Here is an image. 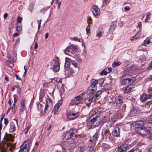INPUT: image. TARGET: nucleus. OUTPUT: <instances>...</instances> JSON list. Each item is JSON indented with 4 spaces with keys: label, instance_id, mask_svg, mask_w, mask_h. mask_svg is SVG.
I'll list each match as a JSON object with an SVG mask.
<instances>
[{
    "label": "nucleus",
    "instance_id": "nucleus-10",
    "mask_svg": "<svg viewBox=\"0 0 152 152\" xmlns=\"http://www.w3.org/2000/svg\"><path fill=\"white\" fill-rule=\"evenodd\" d=\"M113 136L118 137L120 135V129L119 127H116L113 130L112 133Z\"/></svg>",
    "mask_w": 152,
    "mask_h": 152
},
{
    "label": "nucleus",
    "instance_id": "nucleus-55",
    "mask_svg": "<svg viewBox=\"0 0 152 152\" xmlns=\"http://www.w3.org/2000/svg\"><path fill=\"white\" fill-rule=\"evenodd\" d=\"M122 107V110L124 111L125 110V109H126V105L125 104H124Z\"/></svg>",
    "mask_w": 152,
    "mask_h": 152
},
{
    "label": "nucleus",
    "instance_id": "nucleus-5",
    "mask_svg": "<svg viewBox=\"0 0 152 152\" xmlns=\"http://www.w3.org/2000/svg\"><path fill=\"white\" fill-rule=\"evenodd\" d=\"M91 10L94 16L98 15L100 12V10L98 7L96 5L93 6Z\"/></svg>",
    "mask_w": 152,
    "mask_h": 152
},
{
    "label": "nucleus",
    "instance_id": "nucleus-14",
    "mask_svg": "<svg viewBox=\"0 0 152 152\" xmlns=\"http://www.w3.org/2000/svg\"><path fill=\"white\" fill-rule=\"evenodd\" d=\"M7 148L12 152V150L15 148V145L14 144H12L10 142H8L6 144Z\"/></svg>",
    "mask_w": 152,
    "mask_h": 152
},
{
    "label": "nucleus",
    "instance_id": "nucleus-42",
    "mask_svg": "<svg viewBox=\"0 0 152 152\" xmlns=\"http://www.w3.org/2000/svg\"><path fill=\"white\" fill-rule=\"evenodd\" d=\"M72 40H74L75 41H77L80 42H81V41H80V40L78 39L77 37H75L73 38H71V39Z\"/></svg>",
    "mask_w": 152,
    "mask_h": 152
},
{
    "label": "nucleus",
    "instance_id": "nucleus-21",
    "mask_svg": "<svg viewBox=\"0 0 152 152\" xmlns=\"http://www.w3.org/2000/svg\"><path fill=\"white\" fill-rule=\"evenodd\" d=\"M5 138L7 141H13V138L12 135L10 134H7L5 136Z\"/></svg>",
    "mask_w": 152,
    "mask_h": 152
},
{
    "label": "nucleus",
    "instance_id": "nucleus-22",
    "mask_svg": "<svg viewBox=\"0 0 152 152\" xmlns=\"http://www.w3.org/2000/svg\"><path fill=\"white\" fill-rule=\"evenodd\" d=\"M131 81V79H130V78L123 79L122 80V83L123 85H126L128 84Z\"/></svg>",
    "mask_w": 152,
    "mask_h": 152
},
{
    "label": "nucleus",
    "instance_id": "nucleus-40",
    "mask_svg": "<svg viewBox=\"0 0 152 152\" xmlns=\"http://www.w3.org/2000/svg\"><path fill=\"white\" fill-rule=\"evenodd\" d=\"M87 23L88 24H91L92 22V20L90 17H88L87 18Z\"/></svg>",
    "mask_w": 152,
    "mask_h": 152
},
{
    "label": "nucleus",
    "instance_id": "nucleus-51",
    "mask_svg": "<svg viewBox=\"0 0 152 152\" xmlns=\"http://www.w3.org/2000/svg\"><path fill=\"white\" fill-rule=\"evenodd\" d=\"M4 124L5 125H7L8 123V119L6 118H5L4 119Z\"/></svg>",
    "mask_w": 152,
    "mask_h": 152
},
{
    "label": "nucleus",
    "instance_id": "nucleus-41",
    "mask_svg": "<svg viewBox=\"0 0 152 152\" xmlns=\"http://www.w3.org/2000/svg\"><path fill=\"white\" fill-rule=\"evenodd\" d=\"M152 39L151 38H150L147 41L145 42L144 43V45L145 46H147V44H149L150 43H151V40Z\"/></svg>",
    "mask_w": 152,
    "mask_h": 152
},
{
    "label": "nucleus",
    "instance_id": "nucleus-29",
    "mask_svg": "<svg viewBox=\"0 0 152 152\" xmlns=\"http://www.w3.org/2000/svg\"><path fill=\"white\" fill-rule=\"evenodd\" d=\"M59 64L56 65L52 69L54 71L57 72L60 69V66L58 65Z\"/></svg>",
    "mask_w": 152,
    "mask_h": 152
},
{
    "label": "nucleus",
    "instance_id": "nucleus-32",
    "mask_svg": "<svg viewBox=\"0 0 152 152\" xmlns=\"http://www.w3.org/2000/svg\"><path fill=\"white\" fill-rule=\"evenodd\" d=\"M52 107H50L49 105L45 104V113H48L49 111L52 108Z\"/></svg>",
    "mask_w": 152,
    "mask_h": 152
},
{
    "label": "nucleus",
    "instance_id": "nucleus-61",
    "mask_svg": "<svg viewBox=\"0 0 152 152\" xmlns=\"http://www.w3.org/2000/svg\"><path fill=\"white\" fill-rule=\"evenodd\" d=\"M15 77H16V79L19 80H21L20 78L17 74H15Z\"/></svg>",
    "mask_w": 152,
    "mask_h": 152
},
{
    "label": "nucleus",
    "instance_id": "nucleus-30",
    "mask_svg": "<svg viewBox=\"0 0 152 152\" xmlns=\"http://www.w3.org/2000/svg\"><path fill=\"white\" fill-rule=\"evenodd\" d=\"M16 128L14 124L12 123L11 124L10 127L9 129L10 132H12L15 130Z\"/></svg>",
    "mask_w": 152,
    "mask_h": 152
},
{
    "label": "nucleus",
    "instance_id": "nucleus-24",
    "mask_svg": "<svg viewBox=\"0 0 152 152\" xmlns=\"http://www.w3.org/2000/svg\"><path fill=\"white\" fill-rule=\"evenodd\" d=\"M115 102L117 104H120L123 103V100L120 97H116L115 99Z\"/></svg>",
    "mask_w": 152,
    "mask_h": 152
},
{
    "label": "nucleus",
    "instance_id": "nucleus-4",
    "mask_svg": "<svg viewBox=\"0 0 152 152\" xmlns=\"http://www.w3.org/2000/svg\"><path fill=\"white\" fill-rule=\"evenodd\" d=\"M137 132L143 136H146L148 133L149 130L145 127H143L139 130H137Z\"/></svg>",
    "mask_w": 152,
    "mask_h": 152
},
{
    "label": "nucleus",
    "instance_id": "nucleus-57",
    "mask_svg": "<svg viewBox=\"0 0 152 152\" xmlns=\"http://www.w3.org/2000/svg\"><path fill=\"white\" fill-rule=\"evenodd\" d=\"M76 152H82L81 149L80 148L76 149Z\"/></svg>",
    "mask_w": 152,
    "mask_h": 152
},
{
    "label": "nucleus",
    "instance_id": "nucleus-16",
    "mask_svg": "<svg viewBox=\"0 0 152 152\" xmlns=\"http://www.w3.org/2000/svg\"><path fill=\"white\" fill-rule=\"evenodd\" d=\"M96 89V86H90L88 88V90L90 92L89 93H93L95 92Z\"/></svg>",
    "mask_w": 152,
    "mask_h": 152
},
{
    "label": "nucleus",
    "instance_id": "nucleus-13",
    "mask_svg": "<svg viewBox=\"0 0 152 152\" xmlns=\"http://www.w3.org/2000/svg\"><path fill=\"white\" fill-rule=\"evenodd\" d=\"M126 145H122L118 149L117 152H125L126 151Z\"/></svg>",
    "mask_w": 152,
    "mask_h": 152
},
{
    "label": "nucleus",
    "instance_id": "nucleus-59",
    "mask_svg": "<svg viewBox=\"0 0 152 152\" xmlns=\"http://www.w3.org/2000/svg\"><path fill=\"white\" fill-rule=\"evenodd\" d=\"M25 110V107L20 106V111L21 112Z\"/></svg>",
    "mask_w": 152,
    "mask_h": 152
},
{
    "label": "nucleus",
    "instance_id": "nucleus-43",
    "mask_svg": "<svg viewBox=\"0 0 152 152\" xmlns=\"http://www.w3.org/2000/svg\"><path fill=\"white\" fill-rule=\"evenodd\" d=\"M152 69V61L149 64L147 68V70H149Z\"/></svg>",
    "mask_w": 152,
    "mask_h": 152
},
{
    "label": "nucleus",
    "instance_id": "nucleus-62",
    "mask_svg": "<svg viewBox=\"0 0 152 152\" xmlns=\"http://www.w3.org/2000/svg\"><path fill=\"white\" fill-rule=\"evenodd\" d=\"M28 126L26 129H25V133L26 134L28 133Z\"/></svg>",
    "mask_w": 152,
    "mask_h": 152
},
{
    "label": "nucleus",
    "instance_id": "nucleus-63",
    "mask_svg": "<svg viewBox=\"0 0 152 152\" xmlns=\"http://www.w3.org/2000/svg\"><path fill=\"white\" fill-rule=\"evenodd\" d=\"M38 47V43L37 42H36L35 43L34 48L35 49H37V48Z\"/></svg>",
    "mask_w": 152,
    "mask_h": 152
},
{
    "label": "nucleus",
    "instance_id": "nucleus-18",
    "mask_svg": "<svg viewBox=\"0 0 152 152\" xmlns=\"http://www.w3.org/2000/svg\"><path fill=\"white\" fill-rule=\"evenodd\" d=\"M78 116V115H67L66 117L69 120L75 119Z\"/></svg>",
    "mask_w": 152,
    "mask_h": 152
},
{
    "label": "nucleus",
    "instance_id": "nucleus-17",
    "mask_svg": "<svg viewBox=\"0 0 152 152\" xmlns=\"http://www.w3.org/2000/svg\"><path fill=\"white\" fill-rule=\"evenodd\" d=\"M103 92V91L102 90H100L98 91L95 95L94 97V100H96L97 99H99L100 98V95L101 94H102Z\"/></svg>",
    "mask_w": 152,
    "mask_h": 152
},
{
    "label": "nucleus",
    "instance_id": "nucleus-27",
    "mask_svg": "<svg viewBox=\"0 0 152 152\" xmlns=\"http://www.w3.org/2000/svg\"><path fill=\"white\" fill-rule=\"evenodd\" d=\"M64 53L67 55H69V53L72 52L69 46H68L66 48L63 50Z\"/></svg>",
    "mask_w": 152,
    "mask_h": 152
},
{
    "label": "nucleus",
    "instance_id": "nucleus-11",
    "mask_svg": "<svg viewBox=\"0 0 152 152\" xmlns=\"http://www.w3.org/2000/svg\"><path fill=\"white\" fill-rule=\"evenodd\" d=\"M117 24V23L116 22L114 21L112 22L111 23L110 28L109 29V31L111 32H113L116 27Z\"/></svg>",
    "mask_w": 152,
    "mask_h": 152
},
{
    "label": "nucleus",
    "instance_id": "nucleus-7",
    "mask_svg": "<svg viewBox=\"0 0 152 152\" xmlns=\"http://www.w3.org/2000/svg\"><path fill=\"white\" fill-rule=\"evenodd\" d=\"M62 102L61 101H58L56 104L55 105L53 109V111L54 112V114L57 113L60 111L59 108L60 106L62 105Z\"/></svg>",
    "mask_w": 152,
    "mask_h": 152
},
{
    "label": "nucleus",
    "instance_id": "nucleus-9",
    "mask_svg": "<svg viewBox=\"0 0 152 152\" xmlns=\"http://www.w3.org/2000/svg\"><path fill=\"white\" fill-rule=\"evenodd\" d=\"M134 86L132 85H129L124 90V93H129L130 92L134 91Z\"/></svg>",
    "mask_w": 152,
    "mask_h": 152
},
{
    "label": "nucleus",
    "instance_id": "nucleus-20",
    "mask_svg": "<svg viewBox=\"0 0 152 152\" xmlns=\"http://www.w3.org/2000/svg\"><path fill=\"white\" fill-rule=\"evenodd\" d=\"M70 144V143H69L68 142H63L61 143V146L62 148H66L69 149L68 147L69 145Z\"/></svg>",
    "mask_w": 152,
    "mask_h": 152
},
{
    "label": "nucleus",
    "instance_id": "nucleus-46",
    "mask_svg": "<svg viewBox=\"0 0 152 152\" xmlns=\"http://www.w3.org/2000/svg\"><path fill=\"white\" fill-rule=\"evenodd\" d=\"M24 69L25 70V72H24V74L23 75V77H25V76H26V73L27 72V70H28L27 68V67L26 68V66H24Z\"/></svg>",
    "mask_w": 152,
    "mask_h": 152
},
{
    "label": "nucleus",
    "instance_id": "nucleus-44",
    "mask_svg": "<svg viewBox=\"0 0 152 152\" xmlns=\"http://www.w3.org/2000/svg\"><path fill=\"white\" fill-rule=\"evenodd\" d=\"M25 100H23L22 101H21L20 102V106L25 107Z\"/></svg>",
    "mask_w": 152,
    "mask_h": 152
},
{
    "label": "nucleus",
    "instance_id": "nucleus-31",
    "mask_svg": "<svg viewBox=\"0 0 152 152\" xmlns=\"http://www.w3.org/2000/svg\"><path fill=\"white\" fill-rule=\"evenodd\" d=\"M141 30H139L137 32V33L135 34L133 37H132V38L134 39H137L139 37H140V35L141 33Z\"/></svg>",
    "mask_w": 152,
    "mask_h": 152
},
{
    "label": "nucleus",
    "instance_id": "nucleus-58",
    "mask_svg": "<svg viewBox=\"0 0 152 152\" xmlns=\"http://www.w3.org/2000/svg\"><path fill=\"white\" fill-rule=\"evenodd\" d=\"M13 109V107H11L10 108H9L8 109V110L7 111V113H9V111L10 110H12Z\"/></svg>",
    "mask_w": 152,
    "mask_h": 152
},
{
    "label": "nucleus",
    "instance_id": "nucleus-35",
    "mask_svg": "<svg viewBox=\"0 0 152 152\" xmlns=\"http://www.w3.org/2000/svg\"><path fill=\"white\" fill-rule=\"evenodd\" d=\"M71 62L72 65L75 67H77L78 70H79V68L77 63L71 59Z\"/></svg>",
    "mask_w": 152,
    "mask_h": 152
},
{
    "label": "nucleus",
    "instance_id": "nucleus-12",
    "mask_svg": "<svg viewBox=\"0 0 152 152\" xmlns=\"http://www.w3.org/2000/svg\"><path fill=\"white\" fill-rule=\"evenodd\" d=\"M94 97V96H91L88 98L86 99L85 102L87 105L88 106L91 104L93 100Z\"/></svg>",
    "mask_w": 152,
    "mask_h": 152
},
{
    "label": "nucleus",
    "instance_id": "nucleus-2",
    "mask_svg": "<svg viewBox=\"0 0 152 152\" xmlns=\"http://www.w3.org/2000/svg\"><path fill=\"white\" fill-rule=\"evenodd\" d=\"M133 125L134 126L135 130L137 132V130H139L140 128H142L143 125L147 127H150L152 126V121H147L144 123L143 121H140L134 122Z\"/></svg>",
    "mask_w": 152,
    "mask_h": 152
},
{
    "label": "nucleus",
    "instance_id": "nucleus-33",
    "mask_svg": "<svg viewBox=\"0 0 152 152\" xmlns=\"http://www.w3.org/2000/svg\"><path fill=\"white\" fill-rule=\"evenodd\" d=\"M98 82V80H97L92 79L91 81V86H96Z\"/></svg>",
    "mask_w": 152,
    "mask_h": 152
},
{
    "label": "nucleus",
    "instance_id": "nucleus-53",
    "mask_svg": "<svg viewBox=\"0 0 152 152\" xmlns=\"http://www.w3.org/2000/svg\"><path fill=\"white\" fill-rule=\"evenodd\" d=\"M107 70L108 71V73H110V72H112V69L111 68H107Z\"/></svg>",
    "mask_w": 152,
    "mask_h": 152
},
{
    "label": "nucleus",
    "instance_id": "nucleus-6",
    "mask_svg": "<svg viewBox=\"0 0 152 152\" xmlns=\"http://www.w3.org/2000/svg\"><path fill=\"white\" fill-rule=\"evenodd\" d=\"M73 128L70 129L65 134L64 137L65 139L68 140L70 139L71 137L75 135V133L73 132Z\"/></svg>",
    "mask_w": 152,
    "mask_h": 152
},
{
    "label": "nucleus",
    "instance_id": "nucleus-37",
    "mask_svg": "<svg viewBox=\"0 0 152 152\" xmlns=\"http://www.w3.org/2000/svg\"><path fill=\"white\" fill-rule=\"evenodd\" d=\"M108 73V71L107 70V68H105L104 70H102L100 73V75H106Z\"/></svg>",
    "mask_w": 152,
    "mask_h": 152
},
{
    "label": "nucleus",
    "instance_id": "nucleus-1",
    "mask_svg": "<svg viewBox=\"0 0 152 152\" xmlns=\"http://www.w3.org/2000/svg\"><path fill=\"white\" fill-rule=\"evenodd\" d=\"M105 116L102 115H97L95 117H94L90 121L89 124L91 128H94L99 124L105 122L104 118Z\"/></svg>",
    "mask_w": 152,
    "mask_h": 152
},
{
    "label": "nucleus",
    "instance_id": "nucleus-25",
    "mask_svg": "<svg viewBox=\"0 0 152 152\" xmlns=\"http://www.w3.org/2000/svg\"><path fill=\"white\" fill-rule=\"evenodd\" d=\"M98 133L96 132L93 136L91 141L93 142H95L98 138Z\"/></svg>",
    "mask_w": 152,
    "mask_h": 152
},
{
    "label": "nucleus",
    "instance_id": "nucleus-52",
    "mask_svg": "<svg viewBox=\"0 0 152 152\" xmlns=\"http://www.w3.org/2000/svg\"><path fill=\"white\" fill-rule=\"evenodd\" d=\"M149 128H150V129L149 130L148 133H149L150 135L152 136V128L151 127Z\"/></svg>",
    "mask_w": 152,
    "mask_h": 152
},
{
    "label": "nucleus",
    "instance_id": "nucleus-28",
    "mask_svg": "<svg viewBox=\"0 0 152 152\" xmlns=\"http://www.w3.org/2000/svg\"><path fill=\"white\" fill-rule=\"evenodd\" d=\"M45 104L49 105L50 107H52L53 105L51 99H47L46 101Z\"/></svg>",
    "mask_w": 152,
    "mask_h": 152
},
{
    "label": "nucleus",
    "instance_id": "nucleus-50",
    "mask_svg": "<svg viewBox=\"0 0 152 152\" xmlns=\"http://www.w3.org/2000/svg\"><path fill=\"white\" fill-rule=\"evenodd\" d=\"M22 18L21 17H18L17 19V21L18 23H20L21 22Z\"/></svg>",
    "mask_w": 152,
    "mask_h": 152
},
{
    "label": "nucleus",
    "instance_id": "nucleus-34",
    "mask_svg": "<svg viewBox=\"0 0 152 152\" xmlns=\"http://www.w3.org/2000/svg\"><path fill=\"white\" fill-rule=\"evenodd\" d=\"M121 64V62L117 61H115L112 64V66L113 67H115Z\"/></svg>",
    "mask_w": 152,
    "mask_h": 152
},
{
    "label": "nucleus",
    "instance_id": "nucleus-39",
    "mask_svg": "<svg viewBox=\"0 0 152 152\" xmlns=\"http://www.w3.org/2000/svg\"><path fill=\"white\" fill-rule=\"evenodd\" d=\"M136 112L138 114L139 113L137 110H136V109L134 107L132 108L130 110V113L131 114L136 113Z\"/></svg>",
    "mask_w": 152,
    "mask_h": 152
},
{
    "label": "nucleus",
    "instance_id": "nucleus-3",
    "mask_svg": "<svg viewBox=\"0 0 152 152\" xmlns=\"http://www.w3.org/2000/svg\"><path fill=\"white\" fill-rule=\"evenodd\" d=\"M28 140L24 141L23 143L20 146V149L18 152H28Z\"/></svg>",
    "mask_w": 152,
    "mask_h": 152
},
{
    "label": "nucleus",
    "instance_id": "nucleus-19",
    "mask_svg": "<svg viewBox=\"0 0 152 152\" xmlns=\"http://www.w3.org/2000/svg\"><path fill=\"white\" fill-rule=\"evenodd\" d=\"M140 99L142 102H145L147 99V94H142L140 97Z\"/></svg>",
    "mask_w": 152,
    "mask_h": 152
},
{
    "label": "nucleus",
    "instance_id": "nucleus-38",
    "mask_svg": "<svg viewBox=\"0 0 152 152\" xmlns=\"http://www.w3.org/2000/svg\"><path fill=\"white\" fill-rule=\"evenodd\" d=\"M103 35V33L99 31L96 32V36L98 37V38H99L100 37L102 36Z\"/></svg>",
    "mask_w": 152,
    "mask_h": 152
},
{
    "label": "nucleus",
    "instance_id": "nucleus-23",
    "mask_svg": "<svg viewBox=\"0 0 152 152\" xmlns=\"http://www.w3.org/2000/svg\"><path fill=\"white\" fill-rule=\"evenodd\" d=\"M56 61L54 59L52 60L50 63L49 65H48L47 66H50V68L51 69L56 65Z\"/></svg>",
    "mask_w": 152,
    "mask_h": 152
},
{
    "label": "nucleus",
    "instance_id": "nucleus-8",
    "mask_svg": "<svg viewBox=\"0 0 152 152\" xmlns=\"http://www.w3.org/2000/svg\"><path fill=\"white\" fill-rule=\"evenodd\" d=\"M81 95H79L75 98L74 99V102L75 104L77 105L80 103L81 101L83 99V97H81Z\"/></svg>",
    "mask_w": 152,
    "mask_h": 152
},
{
    "label": "nucleus",
    "instance_id": "nucleus-54",
    "mask_svg": "<svg viewBox=\"0 0 152 152\" xmlns=\"http://www.w3.org/2000/svg\"><path fill=\"white\" fill-rule=\"evenodd\" d=\"M124 9L125 11H128L130 10V8L128 7H125L124 8Z\"/></svg>",
    "mask_w": 152,
    "mask_h": 152
},
{
    "label": "nucleus",
    "instance_id": "nucleus-45",
    "mask_svg": "<svg viewBox=\"0 0 152 152\" xmlns=\"http://www.w3.org/2000/svg\"><path fill=\"white\" fill-rule=\"evenodd\" d=\"M151 15V13L150 12H149L148 13V14L147 15L146 18H145V21L146 22H148L147 21V20H149L150 18V17Z\"/></svg>",
    "mask_w": 152,
    "mask_h": 152
},
{
    "label": "nucleus",
    "instance_id": "nucleus-56",
    "mask_svg": "<svg viewBox=\"0 0 152 152\" xmlns=\"http://www.w3.org/2000/svg\"><path fill=\"white\" fill-rule=\"evenodd\" d=\"M152 97V94H147V97L148 99H150Z\"/></svg>",
    "mask_w": 152,
    "mask_h": 152
},
{
    "label": "nucleus",
    "instance_id": "nucleus-26",
    "mask_svg": "<svg viewBox=\"0 0 152 152\" xmlns=\"http://www.w3.org/2000/svg\"><path fill=\"white\" fill-rule=\"evenodd\" d=\"M69 47L72 51L71 52V53H72L73 51L77 49V46L73 44H71Z\"/></svg>",
    "mask_w": 152,
    "mask_h": 152
},
{
    "label": "nucleus",
    "instance_id": "nucleus-49",
    "mask_svg": "<svg viewBox=\"0 0 152 152\" xmlns=\"http://www.w3.org/2000/svg\"><path fill=\"white\" fill-rule=\"evenodd\" d=\"M34 4L33 3H31L30 4V10L31 12L32 10L34 9Z\"/></svg>",
    "mask_w": 152,
    "mask_h": 152
},
{
    "label": "nucleus",
    "instance_id": "nucleus-64",
    "mask_svg": "<svg viewBox=\"0 0 152 152\" xmlns=\"http://www.w3.org/2000/svg\"><path fill=\"white\" fill-rule=\"evenodd\" d=\"M138 26L140 28H140L142 27V25L140 22L138 23Z\"/></svg>",
    "mask_w": 152,
    "mask_h": 152
},
{
    "label": "nucleus",
    "instance_id": "nucleus-15",
    "mask_svg": "<svg viewBox=\"0 0 152 152\" xmlns=\"http://www.w3.org/2000/svg\"><path fill=\"white\" fill-rule=\"evenodd\" d=\"M71 59L68 58H66V61L65 63V67L66 68H68L70 66Z\"/></svg>",
    "mask_w": 152,
    "mask_h": 152
},
{
    "label": "nucleus",
    "instance_id": "nucleus-48",
    "mask_svg": "<svg viewBox=\"0 0 152 152\" xmlns=\"http://www.w3.org/2000/svg\"><path fill=\"white\" fill-rule=\"evenodd\" d=\"M20 39L19 38H18L16 40L15 42L14 46L16 45H18L19 44Z\"/></svg>",
    "mask_w": 152,
    "mask_h": 152
},
{
    "label": "nucleus",
    "instance_id": "nucleus-60",
    "mask_svg": "<svg viewBox=\"0 0 152 152\" xmlns=\"http://www.w3.org/2000/svg\"><path fill=\"white\" fill-rule=\"evenodd\" d=\"M90 27L89 26H88V27L86 28V32L87 33L89 32L90 31Z\"/></svg>",
    "mask_w": 152,
    "mask_h": 152
},
{
    "label": "nucleus",
    "instance_id": "nucleus-36",
    "mask_svg": "<svg viewBox=\"0 0 152 152\" xmlns=\"http://www.w3.org/2000/svg\"><path fill=\"white\" fill-rule=\"evenodd\" d=\"M22 26L21 25H18L16 27V31L18 32H21L22 31Z\"/></svg>",
    "mask_w": 152,
    "mask_h": 152
},
{
    "label": "nucleus",
    "instance_id": "nucleus-47",
    "mask_svg": "<svg viewBox=\"0 0 152 152\" xmlns=\"http://www.w3.org/2000/svg\"><path fill=\"white\" fill-rule=\"evenodd\" d=\"M42 20H38L37 21V22L38 24V29L39 30L41 27V23Z\"/></svg>",
    "mask_w": 152,
    "mask_h": 152
}]
</instances>
